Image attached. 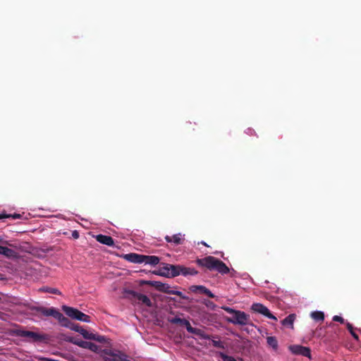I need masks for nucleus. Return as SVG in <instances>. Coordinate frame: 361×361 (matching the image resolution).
<instances>
[{"mask_svg":"<svg viewBox=\"0 0 361 361\" xmlns=\"http://www.w3.org/2000/svg\"><path fill=\"white\" fill-rule=\"evenodd\" d=\"M199 265L207 267L209 270H216L221 274H227L229 271L228 267L222 261L219 259L208 256L197 260Z\"/></svg>","mask_w":361,"mask_h":361,"instance_id":"f257e3e1","label":"nucleus"},{"mask_svg":"<svg viewBox=\"0 0 361 361\" xmlns=\"http://www.w3.org/2000/svg\"><path fill=\"white\" fill-rule=\"evenodd\" d=\"M62 310L67 316L73 319L82 321L87 323H89L91 321L90 316L82 313V312L73 307L63 305L62 306Z\"/></svg>","mask_w":361,"mask_h":361,"instance_id":"f03ea898","label":"nucleus"},{"mask_svg":"<svg viewBox=\"0 0 361 361\" xmlns=\"http://www.w3.org/2000/svg\"><path fill=\"white\" fill-rule=\"evenodd\" d=\"M250 317L246 313L242 311L236 310L231 318H228L227 321L233 324L246 325L249 322Z\"/></svg>","mask_w":361,"mask_h":361,"instance_id":"7ed1b4c3","label":"nucleus"},{"mask_svg":"<svg viewBox=\"0 0 361 361\" xmlns=\"http://www.w3.org/2000/svg\"><path fill=\"white\" fill-rule=\"evenodd\" d=\"M104 361H130L128 356L123 353H114L111 350H105L104 352Z\"/></svg>","mask_w":361,"mask_h":361,"instance_id":"20e7f679","label":"nucleus"},{"mask_svg":"<svg viewBox=\"0 0 361 361\" xmlns=\"http://www.w3.org/2000/svg\"><path fill=\"white\" fill-rule=\"evenodd\" d=\"M251 309L255 312H257V313H259V314H262L263 315H264L265 317L269 318V319H274V320H276V317L275 316H274L269 310V309L264 306L263 305L260 304V303H254L252 307H251Z\"/></svg>","mask_w":361,"mask_h":361,"instance_id":"39448f33","label":"nucleus"},{"mask_svg":"<svg viewBox=\"0 0 361 361\" xmlns=\"http://www.w3.org/2000/svg\"><path fill=\"white\" fill-rule=\"evenodd\" d=\"M70 341L73 343H74L81 348L90 349V350H92L93 352H98L99 350V348L98 345H97L96 344L91 343V342L79 341V340L73 339V338L71 339Z\"/></svg>","mask_w":361,"mask_h":361,"instance_id":"423d86ee","label":"nucleus"},{"mask_svg":"<svg viewBox=\"0 0 361 361\" xmlns=\"http://www.w3.org/2000/svg\"><path fill=\"white\" fill-rule=\"evenodd\" d=\"M290 350L295 355H301L305 357H310V350L307 347L299 345H293L289 347Z\"/></svg>","mask_w":361,"mask_h":361,"instance_id":"0eeeda50","label":"nucleus"},{"mask_svg":"<svg viewBox=\"0 0 361 361\" xmlns=\"http://www.w3.org/2000/svg\"><path fill=\"white\" fill-rule=\"evenodd\" d=\"M168 269L170 272H161L159 274L166 277H175L180 274V266L167 264Z\"/></svg>","mask_w":361,"mask_h":361,"instance_id":"6e6552de","label":"nucleus"},{"mask_svg":"<svg viewBox=\"0 0 361 361\" xmlns=\"http://www.w3.org/2000/svg\"><path fill=\"white\" fill-rule=\"evenodd\" d=\"M190 290L192 293H200L208 295L209 298H214L215 295L205 286H192L190 287Z\"/></svg>","mask_w":361,"mask_h":361,"instance_id":"1a4fd4ad","label":"nucleus"},{"mask_svg":"<svg viewBox=\"0 0 361 361\" xmlns=\"http://www.w3.org/2000/svg\"><path fill=\"white\" fill-rule=\"evenodd\" d=\"M18 335L34 341H38L41 338V336L38 334L30 331L19 330L18 331Z\"/></svg>","mask_w":361,"mask_h":361,"instance_id":"9d476101","label":"nucleus"},{"mask_svg":"<svg viewBox=\"0 0 361 361\" xmlns=\"http://www.w3.org/2000/svg\"><path fill=\"white\" fill-rule=\"evenodd\" d=\"M123 258L133 263H143V255H139L136 253L126 254L123 256Z\"/></svg>","mask_w":361,"mask_h":361,"instance_id":"9b49d317","label":"nucleus"},{"mask_svg":"<svg viewBox=\"0 0 361 361\" xmlns=\"http://www.w3.org/2000/svg\"><path fill=\"white\" fill-rule=\"evenodd\" d=\"M165 240L168 243H173L175 245H180L184 241V235L181 233L175 234L172 236L166 235Z\"/></svg>","mask_w":361,"mask_h":361,"instance_id":"f8f14e48","label":"nucleus"},{"mask_svg":"<svg viewBox=\"0 0 361 361\" xmlns=\"http://www.w3.org/2000/svg\"><path fill=\"white\" fill-rule=\"evenodd\" d=\"M70 329L80 333L86 339H89L90 338H94L92 333L87 331V330L82 329L78 324H73L72 326L70 327Z\"/></svg>","mask_w":361,"mask_h":361,"instance_id":"ddd939ff","label":"nucleus"},{"mask_svg":"<svg viewBox=\"0 0 361 361\" xmlns=\"http://www.w3.org/2000/svg\"><path fill=\"white\" fill-rule=\"evenodd\" d=\"M96 240L99 243L104 245H106L108 246H113L114 245V239L109 235L99 234L96 236Z\"/></svg>","mask_w":361,"mask_h":361,"instance_id":"4468645a","label":"nucleus"},{"mask_svg":"<svg viewBox=\"0 0 361 361\" xmlns=\"http://www.w3.org/2000/svg\"><path fill=\"white\" fill-rule=\"evenodd\" d=\"M0 255L8 258L16 257V252L13 250L4 245H0Z\"/></svg>","mask_w":361,"mask_h":361,"instance_id":"2eb2a0df","label":"nucleus"},{"mask_svg":"<svg viewBox=\"0 0 361 361\" xmlns=\"http://www.w3.org/2000/svg\"><path fill=\"white\" fill-rule=\"evenodd\" d=\"M143 263L147 264H151V265H157L159 264L160 259L157 256H148V255H143Z\"/></svg>","mask_w":361,"mask_h":361,"instance_id":"dca6fc26","label":"nucleus"},{"mask_svg":"<svg viewBox=\"0 0 361 361\" xmlns=\"http://www.w3.org/2000/svg\"><path fill=\"white\" fill-rule=\"evenodd\" d=\"M135 298L141 303L145 305L146 306L151 307L152 302L149 298L143 294L137 293L135 295Z\"/></svg>","mask_w":361,"mask_h":361,"instance_id":"f3484780","label":"nucleus"},{"mask_svg":"<svg viewBox=\"0 0 361 361\" xmlns=\"http://www.w3.org/2000/svg\"><path fill=\"white\" fill-rule=\"evenodd\" d=\"M169 322L172 324H178L180 326H184L186 329H188V326L190 324V322L185 319H181L180 317H174L169 319Z\"/></svg>","mask_w":361,"mask_h":361,"instance_id":"a211bd4d","label":"nucleus"},{"mask_svg":"<svg viewBox=\"0 0 361 361\" xmlns=\"http://www.w3.org/2000/svg\"><path fill=\"white\" fill-rule=\"evenodd\" d=\"M187 331L191 334L199 336L202 338H207L202 330H201L200 329L193 328L191 326L190 324L189 325V326H188Z\"/></svg>","mask_w":361,"mask_h":361,"instance_id":"6ab92c4d","label":"nucleus"},{"mask_svg":"<svg viewBox=\"0 0 361 361\" xmlns=\"http://www.w3.org/2000/svg\"><path fill=\"white\" fill-rule=\"evenodd\" d=\"M180 274L183 276H188V275H195L197 274V271H195L194 269L190 268V267H185L183 266H180Z\"/></svg>","mask_w":361,"mask_h":361,"instance_id":"aec40b11","label":"nucleus"},{"mask_svg":"<svg viewBox=\"0 0 361 361\" xmlns=\"http://www.w3.org/2000/svg\"><path fill=\"white\" fill-rule=\"evenodd\" d=\"M43 313H44V314L47 315V316H52L56 319H57V317H61V312H59L54 308L46 309L43 311Z\"/></svg>","mask_w":361,"mask_h":361,"instance_id":"412c9836","label":"nucleus"},{"mask_svg":"<svg viewBox=\"0 0 361 361\" xmlns=\"http://www.w3.org/2000/svg\"><path fill=\"white\" fill-rule=\"evenodd\" d=\"M295 319V314H290L283 320L282 324L286 326H289L290 328L293 329Z\"/></svg>","mask_w":361,"mask_h":361,"instance_id":"4be33fe9","label":"nucleus"},{"mask_svg":"<svg viewBox=\"0 0 361 361\" xmlns=\"http://www.w3.org/2000/svg\"><path fill=\"white\" fill-rule=\"evenodd\" d=\"M311 317L316 321H323L324 314L322 312L315 311L311 313Z\"/></svg>","mask_w":361,"mask_h":361,"instance_id":"5701e85b","label":"nucleus"},{"mask_svg":"<svg viewBox=\"0 0 361 361\" xmlns=\"http://www.w3.org/2000/svg\"><path fill=\"white\" fill-rule=\"evenodd\" d=\"M267 343L269 346L273 348L274 349H276L278 347V342L275 337L274 336H269L267 338Z\"/></svg>","mask_w":361,"mask_h":361,"instance_id":"b1692460","label":"nucleus"},{"mask_svg":"<svg viewBox=\"0 0 361 361\" xmlns=\"http://www.w3.org/2000/svg\"><path fill=\"white\" fill-rule=\"evenodd\" d=\"M57 319L59 321V322L61 324V325H63L64 326H67V327L70 328L73 325V324L71 325V322L66 317H65L61 313V317H57Z\"/></svg>","mask_w":361,"mask_h":361,"instance_id":"393cba45","label":"nucleus"},{"mask_svg":"<svg viewBox=\"0 0 361 361\" xmlns=\"http://www.w3.org/2000/svg\"><path fill=\"white\" fill-rule=\"evenodd\" d=\"M224 361H237L233 357L227 355L224 353H219Z\"/></svg>","mask_w":361,"mask_h":361,"instance_id":"a878e982","label":"nucleus"},{"mask_svg":"<svg viewBox=\"0 0 361 361\" xmlns=\"http://www.w3.org/2000/svg\"><path fill=\"white\" fill-rule=\"evenodd\" d=\"M145 283L147 284H150V285H153L154 286H156L158 289L159 290H162L164 286V284L160 283V282H157V281H146Z\"/></svg>","mask_w":361,"mask_h":361,"instance_id":"bb28decb","label":"nucleus"},{"mask_svg":"<svg viewBox=\"0 0 361 361\" xmlns=\"http://www.w3.org/2000/svg\"><path fill=\"white\" fill-rule=\"evenodd\" d=\"M212 345L216 348H224L223 343L219 340H212Z\"/></svg>","mask_w":361,"mask_h":361,"instance_id":"cd10ccee","label":"nucleus"},{"mask_svg":"<svg viewBox=\"0 0 361 361\" xmlns=\"http://www.w3.org/2000/svg\"><path fill=\"white\" fill-rule=\"evenodd\" d=\"M93 337L94 338H90L89 339L95 340V341H97L99 342H103L104 341V336H97V335L93 334Z\"/></svg>","mask_w":361,"mask_h":361,"instance_id":"c85d7f7f","label":"nucleus"},{"mask_svg":"<svg viewBox=\"0 0 361 361\" xmlns=\"http://www.w3.org/2000/svg\"><path fill=\"white\" fill-rule=\"evenodd\" d=\"M222 309L224 310L226 312L232 314H233L236 311L235 310H233L229 307H223Z\"/></svg>","mask_w":361,"mask_h":361,"instance_id":"c756f323","label":"nucleus"},{"mask_svg":"<svg viewBox=\"0 0 361 361\" xmlns=\"http://www.w3.org/2000/svg\"><path fill=\"white\" fill-rule=\"evenodd\" d=\"M333 320L335 322H339L341 323L344 322V319L341 317L337 316V315H336L333 317Z\"/></svg>","mask_w":361,"mask_h":361,"instance_id":"7c9ffc66","label":"nucleus"},{"mask_svg":"<svg viewBox=\"0 0 361 361\" xmlns=\"http://www.w3.org/2000/svg\"><path fill=\"white\" fill-rule=\"evenodd\" d=\"M0 243L5 245L13 246V244L10 241L3 240L1 238H0Z\"/></svg>","mask_w":361,"mask_h":361,"instance_id":"2f4dec72","label":"nucleus"},{"mask_svg":"<svg viewBox=\"0 0 361 361\" xmlns=\"http://www.w3.org/2000/svg\"><path fill=\"white\" fill-rule=\"evenodd\" d=\"M161 272H170V269L167 267V264H164V266L161 268L160 273Z\"/></svg>","mask_w":361,"mask_h":361,"instance_id":"473e14b6","label":"nucleus"},{"mask_svg":"<svg viewBox=\"0 0 361 361\" xmlns=\"http://www.w3.org/2000/svg\"><path fill=\"white\" fill-rule=\"evenodd\" d=\"M46 291L49 292V293H54V294H59L60 293V292L57 289H55V288H49V289H47Z\"/></svg>","mask_w":361,"mask_h":361,"instance_id":"72a5a7b5","label":"nucleus"},{"mask_svg":"<svg viewBox=\"0 0 361 361\" xmlns=\"http://www.w3.org/2000/svg\"><path fill=\"white\" fill-rule=\"evenodd\" d=\"M72 236H73L74 238L77 239V238H78V237H79V234H78V233L76 231H74L73 232V233H72Z\"/></svg>","mask_w":361,"mask_h":361,"instance_id":"f704fd0d","label":"nucleus"},{"mask_svg":"<svg viewBox=\"0 0 361 361\" xmlns=\"http://www.w3.org/2000/svg\"><path fill=\"white\" fill-rule=\"evenodd\" d=\"M347 327H348V329L349 330L350 332L353 331V326L350 324L348 323L347 324Z\"/></svg>","mask_w":361,"mask_h":361,"instance_id":"c9c22d12","label":"nucleus"},{"mask_svg":"<svg viewBox=\"0 0 361 361\" xmlns=\"http://www.w3.org/2000/svg\"><path fill=\"white\" fill-rule=\"evenodd\" d=\"M350 334L355 339L358 340V336L354 331L350 332Z\"/></svg>","mask_w":361,"mask_h":361,"instance_id":"e433bc0d","label":"nucleus"},{"mask_svg":"<svg viewBox=\"0 0 361 361\" xmlns=\"http://www.w3.org/2000/svg\"><path fill=\"white\" fill-rule=\"evenodd\" d=\"M204 304L207 305V306H211L212 305H213L212 302L211 301H207V302H205Z\"/></svg>","mask_w":361,"mask_h":361,"instance_id":"4c0bfd02","label":"nucleus"},{"mask_svg":"<svg viewBox=\"0 0 361 361\" xmlns=\"http://www.w3.org/2000/svg\"><path fill=\"white\" fill-rule=\"evenodd\" d=\"M173 293L177 295H181V293L180 291H176Z\"/></svg>","mask_w":361,"mask_h":361,"instance_id":"58836bf2","label":"nucleus"},{"mask_svg":"<svg viewBox=\"0 0 361 361\" xmlns=\"http://www.w3.org/2000/svg\"><path fill=\"white\" fill-rule=\"evenodd\" d=\"M19 217V215H16L14 216V218H18Z\"/></svg>","mask_w":361,"mask_h":361,"instance_id":"ea45409f","label":"nucleus"},{"mask_svg":"<svg viewBox=\"0 0 361 361\" xmlns=\"http://www.w3.org/2000/svg\"><path fill=\"white\" fill-rule=\"evenodd\" d=\"M203 245H207V244L204 242L202 243Z\"/></svg>","mask_w":361,"mask_h":361,"instance_id":"a19ab883","label":"nucleus"}]
</instances>
